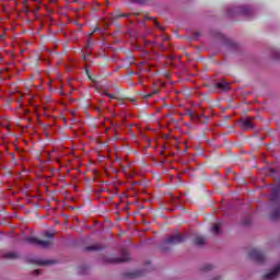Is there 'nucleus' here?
<instances>
[{"instance_id":"1","label":"nucleus","mask_w":280,"mask_h":280,"mask_svg":"<svg viewBox=\"0 0 280 280\" xmlns=\"http://www.w3.org/2000/svg\"><path fill=\"white\" fill-rule=\"evenodd\" d=\"M280 194V186L273 187L271 190V200L276 202V206L272 209L270 219L279 220L280 219V198L278 197Z\"/></svg>"},{"instance_id":"2","label":"nucleus","mask_w":280,"mask_h":280,"mask_svg":"<svg viewBox=\"0 0 280 280\" xmlns=\"http://www.w3.org/2000/svg\"><path fill=\"white\" fill-rule=\"evenodd\" d=\"M187 237L185 235H180L178 233L172 234L168 238H166L163 244L162 248H167V246H176L178 244H183Z\"/></svg>"},{"instance_id":"3","label":"nucleus","mask_w":280,"mask_h":280,"mask_svg":"<svg viewBox=\"0 0 280 280\" xmlns=\"http://www.w3.org/2000/svg\"><path fill=\"white\" fill-rule=\"evenodd\" d=\"M232 14H241L242 16H250L253 7L250 4H241L231 9Z\"/></svg>"},{"instance_id":"4","label":"nucleus","mask_w":280,"mask_h":280,"mask_svg":"<svg viewBox=\"0 0 280 280\" xmlns=\"http://www.w3.org/2000/svg\"><path fill=\"white\" fill-rule=\"evenodd\" d=\"M25 242H27V244L40 246L42 248H49V246H51L52 244L51 241H43L32 236L26 237Z\"/></svg>"},{"instance_id":"5","label":"nucleus","mask_w":280,"mask_h":280,"mask_svg":"<svg viewBox=\"0 0 280 280\" xmlns=\"http://www.w3.org/2000/svg\"><path fill=\"white\" fill-rule=\"evenodd\" d=\"M249 257L254 261H257V264H264V261L266 260V256L264 255V252L259 249H252L249 252Z\"/></svg>"},{"instance_id":"6","label":"nucleus","mask_w":280,"mask_h":280,"mask_svg":"<svg viewBox=\"0 0 280 280\" xmlns=\"http://www.w3.org/2000/svg\"><path fill=\"white\" fill-rule=\"evenodd\" d=\"M280 275V262L267 275H265V280H275Z\"/></svg>"},{"instance_id":"7","label":"nucleus","mask_w":280,"mask_h":280,"mask_svg":"<svg viewBox=\"0 0 280 280\" xmlns=\"http://www.w3.org/2000/svg\"><path fill=\"white\" fill-rule=\"evenodd\" d=\"M241 128H243V130H250L253 128V121L248 118L243 119L241 121Z\"/></svg>"},{"instance_id":"8","label":"nucleus","mask_w":280,"mask_h":280,"mask_svg":"<svg viewBox=\"0 0 280 280\" xmlns=\"http://www.w3.org/2000/svg\"><path fill=\"white\" fill-rule=\"evenodd\" d=\"M217 86L218 89H220V91H229V89H231L226 81H220L219 83H217Z\"/></svg>"},{"instance_id":"9","label":"nucleus","mask_w":280,"mask_h":280,"mask_svg":"<svg viewBox=\"0 0 280 280\" xmlns=\"http://www.w3.org/2000/svg\"><path fill=\"white\" fill-rule=\"evenodd\" d=\"M205 242H207V238H205V236L197 235L195 237V244H197V246H202Z\"/></svg>"},{"instance_id":"10","label":"nucleus","mask_w":280,"mask_h":280,"mask_svg":"<svg viewBox=\"0 0 280 280\" xmlns=\"http://www.w3.org/2000/svg\"><path fill=\"white\" fill-rule=\"evenodd\" d=\"M220 226H222L221 222L214 223L213 226L211 228V233L218 235V233H220Z\"/></svg>"},{"instance_id":"11","label":"nucleus","mask_w":280,"mask_h":280,"mask_svg":"<svg viewBox=\"0 0 280 280\" xmlns=\"http://www.w3.org/2000/svg\"><path fill=\"white\" fill-rule=\"evenodd\" d=\"M130 259V257L128 256V254H124L121 258H116L114 261L116 264H119V261H128Z\"/></svg>"},{"instance_id":"12","label":"nucleus","mask_w":280,"mask_h":280,"mask_svg":"<svg viewBox=\"0 0 280 280\" xmlns=\"http://www.w3.org/2000/svg\"><path fill=\"white\" fill-rule=\"evenodd\" d=\"M5 257H7L8 259H16V253H14V252H9V253L5 254Z\"/></svg>"},{"instance_id":"13","label":"nucleus","mask_w":280,"mask_h":280,"mask_svg":"<svg viewBox=\"0 0 280 280\" xmlns=\"http://www.w3.org/2000/svg\"><path fill=\"white\" fill-rule=\"evenodd\" d=\"M45 237H47L48 240H54V232H45Z\"/></svg>"},{"instance_id":"14","label":"nucleus","mask_w":280,"mask_h":280,"mask_svg":"<svg viewBox=\"0 0 280 280\" xmlns=\"http://www.w3.org/2000/svg\"><path fill=\"white\" fill-rule=\"evenodd\" d=\"M273 56H275V58H280V50H275L273 51Z\"/></svg>"},{"instance_id":"15","label":"nucleus","mask_w":280,"mask_h":280,"mask_svg":"<svg viewBox=\"0 0 280 280\" xmlns=\"http://www.w3.org/2000/svg\"><path fill=\"white\" fill-rule=\"evenodd\" d=\"M213 269V266L212 265H207L206 267H205V270H212Z\"/></svg>"},{"instance_id":"16","label":"nucleus","mask_w":280,"mask_h":280,"mask_svg":"<svg viewBox=\"0 0 280 280\" xmlns=\"http://www.w3.org/2000/svg\"><path fill=\"white\" fill-rule=\"evenodd\" d=\"M133 1H136V3H144L145 2V0H133Z\"/></svg>"},{"instance_id":"17","label":"nucleus","mask_w":280,"mask_h":280,"mask_svg":"<svg viewBox=\"0 0 280 280\" xmlns=\"http://www.w3.org/2000/svg\"><path fill=\"white\" fill-rule=\"evenodd\" d=\"M107 97H110L112 100L115 97V96H113V95H110V94H105Z\"/></svg>"},{"instance_id":"18","label":"nucleus","mask_w":280,"mask_h":280,"mask_svg":"<svg viewBox=\"0 0 280 280\" xmlns=\"http://www.w3.org/2000/svg\"><path fill=\"white\" fill-rule=\"evenodd\" d=\"M89 250H97L95 247H89Z\"/></svg>"}]
</instances>
